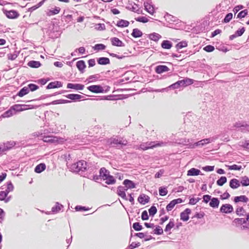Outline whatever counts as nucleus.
<instances>
[{
    "label": "nucleus",
    "instance_id": "nucleus-1",
    "mask_svg": "<svg viewBox=\"0 0 249 249\" xmlns=\"http://www.w3.org/2000/svg\"><path fill=\"white\" fill-rule=\"evenodd\" d=\"M87 162L85 160H81L72 164L70 169L71 172L77 173L83 176L87 170Z\"/></svg>",
    "mask_w": 249,
    "mask_h": 249
},
{
    "label": "nucleus",
    "instance_id": "nucleus-2",
    "mask_svg": "<svg viewBox=\"0 0 249 249\" xmlns=\"http://www.w3.org/2000/svg\"><path fill=\"white\" fill-rule=\"evenodd\" d=\"M107 142L112 146L118 148H122L123 146H125L127 144V141L125 139L118 136L110 138Z\"/></svg>",
    "mask_w": 249,
    "mask_h": 249
},
{
    "label": "nucleus",
    "instance_id": "nucleus-3",
    "mask_svg": "<svg viewBox=\"0 0 249 249\" xmlns=\"http://www.w3.org/2000/svg\"><path fill=\"white\" fill-rule=\"evenodd\" d=\"M207 144L208 143L206 139H202L194 143L190 142L189 140H188L187 142L185 141L184 143H183V144L188 145V147L190 148H195L197 146H203Z\"/></svg>",
    "mask_w": 249,
    "mask_h": 249
},
{
    "label": "nucleus",
    "instance_id": "nucleus-4",
    "mask_svg": "<svg viewBox=\"0 0 249 249\" xmlns=\"http://www.w3.org/2000/svg\"><path fill=\"white\" fill-rule=\"evenodd\" d=\"M246 123L245 122L238 121L236 122L232 126L231 130H237L242 132H246Z\"/></svg>",
    "mask_w": 249,
    "mask_h": 249
},
{
    "label": "nucleus",
    "instance_id": "nucleus-5",
    "mask_svg": "<svg viewBox=\"0 0 249 249\" xmlns=\"http://www.w3.org/2000/svg\"><path fill=\"white\" fill-rule=\"evenodd\" d=\"M87 89L90 91L95 93H103L104 91L103 87L100 85H91L89 86Z\"/></svg>",
    "mask_w": 249,
    "mask_h": 249
},
{
    "label": "nucleus",
    "instance_id": "nucleus-6",
    "mask_svg": "<svg viewBox=\"0 0 249 249\" xmlns=\"http://www.w3.org/2000/svg\"><path fill=\"white\" fill-rule=\"evenodd\" d=\"M183 202L181 198H178L177 199H174L170 202V203L166 206V210L168 212L171 211L175 206L179 203H181Z\"/></svg>",
    "mask_w": 249,
    "mask_h": 249
},
{
    "label": "nucleus",
    "instance_id": "nucleus-7",
    "mask_svg": "<svg viewBox=\"0 0 249 249\" xmlns=\"http://www.w3.org/2000/svg\"><path fill=\"white\" fill-rule=\"evenodd\" d=\"M233 209L231 205L229 204H223L220 209L221 213H230L233 212Z\"/></svg>",
    "mask_w": 249,
    "mask_h": 249
},
{
    "label": "nucleus",
    "instance_id": "nucleus-8",
    "mask_svg": "<svg viewBox=\"0 0 249 249\" xmlns=\"http://www.w3.org/2000/svg\"><path fill=\"white\" fill-rule=\"evenodd\" d=\"M4 13L8 18L14 19L18 17V13L15 10H4Z\"/></svg>",
    "mask_w": 249,
    "mask_h": 249
},
{
    "label": "nucleus",
    "instance_id": "nucleus-9",
    "mask_svg": "<svg viewBox=\"0 0 249 249\" xmlns=\"http://www.w3.org/2000/svg\"><path fill=\"white\" fill-rule=\"evenodd\" d=\"M43 142L49 143H55L58 142L57 137L53 136H41Z\"/></svg>",
    "mask_w": 249,
    "mask_h": 249
},
{
    "label": "nucleus",
    "instance_id": "nucleus-10",
    "mask_svg": "<svg viewBox=\"0 0 249 249\" xmlns=\"http://www.w3.org/2000/svg\"><path fill=\"white\" fill-rule=\"evenodd\" d=\"M97 170V169L95 166L87 164V170L83 176L84 177H86V176L88 175V174H91V175H93L96 172Z\"/></svg>",
    "mask_w": 249,
    "mask_h": 249
},
{
    "label": "nucleus",
    "instance_id": "nucleus-11",
    "mask_svg": "<svg viewBox=\"0 0 249 249\" xmlns=\"http://www.w3.org/2000/svg\"><path fill=\"white\" fill-rule=\"evenodd\" d=\"M191 213V210L186 208L183 212L180 213V219L183 221H187L189 218V214Z\"/></svg>",
    "mask_w": 249,
    "mask_h": 249
},
{
    "label": "nucleus",
    "instance_id": "nucleus-12",
    "mask_svg": "<svg viewBox=\"0 0 249 249\" xmlns=\"http://www.w3.org/2000/svg\"><path fill=\"white\" fill-rule=\"evenodd\" d=\"M149 199L150 198L148 196L145 194H141L138 197V201L140 203L144 205L149 201Z\"/></svg>",
    "mask_w": 249,
    "mask_h": 249
},
{
    "label": "nucleus",
    "instance_id": "nucleus-13",
    "mask_svg": "<svg viewBox=\"0 0 249 249\" xmlns=\"http://www.w3.org/2000/svg\"><path fill=\"white\" fill-rule=\"evenodd\" d=\"M111 44L113 46L117 47H124V44L118 38L114 37L110 39Z\"/></svg>",
    "mask_w": 249,
    "mask_h": 249
},
{
    "label": "nucleus",
    "instance_id": "nucleus-14",
    "mask_svg": "<svg viewBox=\"0 0 249 249\" xmlns=\"http://www.w3.org/2000/svg\"><path fill=\"white\" fill-rule=\"evenodd\" d=\"M67 88L75 90H82L84 88V85L80 84L68 83Z\"/></svg>",
    "mask_w": 249,
    "mask_h": 249
},
{
    "label": "nucleus",
    "instance_id": "nucleus-15",
    "mask_svg": "<svg viewBox=\"0 0 249 249\" xmlns=\"http://www.w3.org/2000/svg\"><path fill=\"white\" fill-rule=\"evenodd\" d=\"M62 83L60 81H54L50 82L46 87L47 89H51L62 87Z\"/></svg>",
    "mask_w": 249,
    "mask_h": 249
},
{
    "label": "nucleus",
    "instance_id": "nucleus-16",
    "mask_svg": "<svg viewBox=\"0 0 249 249\" xmlns=\"http://www.w3.org/2000/svg\"><path fill=\"white\" fill-rule=\"evenodd\" d=\"M2 147H3V149L5 152L7 151L10 150L12 147H13L15 145V142L13 141L7 142L4 143H1Z\"/></svg>",
    "mask_w": 249,
    "mask_h": 249
},
{
    "label": "nucleus",
    "instance_id": "nucleus-17",
    "mask_svg": "<svg viewBox=\"0 0 249 249\" xmlns=\"http://www.w3.org/2000/svg\"><path fill=\"white\" fill-rule=\"evenodd\" d=\"M67 98L74 101L80 100L83 96L78 94H69L65 96Z\"/></svg>",
    "mask_w": 249,
    "mask_h": 249
},
{
    "label": "nucleus",
    "instance_id": "nucleus-18",
    "mask_svg": "<svg viewBox=\"0 0 249 249\" xmlns=\"http://www.w3.org/2000/svg\"><path fill=\"white\" fill-rule=\"evenodd\" d=\"M169 71V68L165 65H158L155 68V71L158 74H160Z\"/></svg>",
    "mask_w": 249,
    "mask_h": 249
},
{
    "label": "nucleus",
    "instance_id": "nucleus-19",
    "mask_svg": "<svg viewBox=\"0 0 249 249\" xmlns=\"http://www.w3.org/2000/svg\"><path fill=\"white\" fill-rule=\"evenodd\" d=\"M144 6L145 10L151 15H153L155 13L154 8L149 2H145L144 3Z\"/></svg>",
    "mask_w": 249,
    "mask_h": 249
},
{
    "label": "nucleus",
    "instance_id": "nucleus-20",
    "mask_svg": "<svg viewBox=\"0 0 249 249\" xmlns=\"http://www.w3.org/2000/svg\"><path fill=\"white\" fill-rule=\"evenodd\" d=\"M117 195L124 199V200H127V198L126 196L125 193L124 192V186H119L117 190Z\"/></svg>",
    "mask_w": 249,
    "mask_h": 249
},
{
    "label": "nucleus",
    "instance_id": "nucleus-21",
    "mask_svg": "<svg viewBox=\"0 0 249 249\" xmlns=\"http://www.w3.org/2000/svg\"><path fill=\"white\" fill-rule=\"evenodd\" d=\"M193 80L188 78H185L182 80H179L181 87H186L193 84Z\"/></svg>",
    "mask_w": 249,
    "mask_h": 249
},
{
    "label": "nucleus",
    "instance_id": "nucleus-22",
    "mask_svg": "<svg viewBox=\"0 0 249 249\" xmlns=\"http://www.w3.org/2000/svg\"><path fill=\"white\" fill-rule=\"evenodd\" d=\"M229 185L231 188L235 189L240 186V183L237 179L232 178L230 180Z\"/></svg>",
    "mask_w": 249,
    "mask_h": 249
},
{
    "label": "nucleus",
    "instance_id": "nucleus-23",
    "mask_svg": "<svg viewBox=\"0 0 249 249\" xmlns=\"http://www.w3.org/2000/svg\"><path fill=\"white\" fill-rule=\"evenodd\" d=\"M220 201L218 198L212 197L209 202L210 207L213 208H217L218 207Z\"/></svg>",
    "mask_w": 249,
    "mask_h": 249
},
{
    "label": "nucleus",
    "instance_id": "nucleus-24",
    "mask_svg": "<svg viewBox=\"0 0 249 249\" xmlns=\"http://www.w3.org/2000/svg\"><path fill=\"white\" fill-rule=\"evenodd\" d=\"M97 61L98 64L102 65H106L110 64L109 59L106 57H99L97 59Z\"/></svg>",
    "mask_w": 249,
    "mask_h": 249
},
{
    "label": "nucleus",
    "instance_id": "nucleus-25",
    "mask_svg": "<svg viewBox=\"0 0 249 249\" xmlns=\"http://www.w3.org/2000/svg\"><path fill=\"white\" fill-rule=\"evenodd\" d=\"M123 184L125 186L126 188L129 189H133L136 187V185L134 182L132 180L127 179L124 180Z\"/></svg>",
    "mask_w": 249,
    "mask_h": 249
},
{
    "label": "nucleus",
    "instance_id": "nucleus-26",
    "mask_svg": "<svg viewBox=\"0 0 249 249\" xmlns=\"http://www.w3.org/2000/svg\"><path fill=\"white\" fill-rule=\"evenodd\" d=\"M76 65L77 69L82 73L84 72V70L86 67V65L84 60H79L77 61Z\"/></svg>",
    "mask_w": 249,
    "mask_h": 249
},
{
    "label": "nucleus",
    "instance_id": "nucleus-27",
    "mask_svg": "<svg viewBox=\"0 0 249 249\" xmlns=\"http://www.w3.org/2000/svg\"><path fill=\"white\" fill-rule=\"evenodd\" d=\"M201 173V171L198 169L195 168H192L189 170L187 171V176H197L200 175Z\"/></svg>",
    "mask_w": 249,
    "mask_h": 249
},
{
    "label": "nucleus",
    "instance_id": "nucleus-28",
    "mask_svg": "<svg viewBox=\"0 0 249 249\" xmlns=\"http://www.w3.org/2000/svg\"><path fill=\"white\" fill-rule=\"evenodd\" d=\"M249 200L248 198L244 195L235 196L234 198V202L235 203H238L239 201L247 203Z\"/></svg>",
    "mask_w": 249,
    "mask_h": 249
},
{
    "label": "nucleus",
    "instance_id": "nucleus-29",
    "mask_svg": "<svg viewBox=\"0 0 249 249\" xmlns=\"http://www.w3.org/2000/svg\"><path fill=\"white\" fill-rule=\"evenodd\" d=\"M46 165L44 163L38 164L35 168V172L36 173H40L46 169Z\"/></svg>",
    "mask_w": 249,
    "mask_h": 249
},
{
    "label": "nucleus",
    "instance_id": "nucleus-30",
    "mask_svg": "<svg viewBox=\"0 0 249 249\" xmlns=\"http://www.w3.org/2000/svg\"><path fill=\"white\" fill-rule=\"evenodd\" d=\"M99 174L103 179H105V178L110 175L109 171L104 167H102L100 169Z\"/></svg>",
    "mask_w": 249,
    "mask_h": 249
},
{
    "label": "nucleus",
    "instance_id": "nucleus-31",
    "mask_svg": "<svg viewBox=\"0 0 249 249\" xmlns=\"http://www.w3.org/2000/svg\"><path fill=\"white\" fill-rule=\"evenodd\" d=\"M161 46L163 49H170L172 47V43L169 40H164L162 42Z\"/></svg>",
    "mask_w": 249,
    "mask_h": 249
},
{
    "label": "nucleus",
    "instance_id": "nucleus-32",
    "mask_svg": "<svg viewBox=\"0 0 249 249\" xmlns=\"http://www.w3.org/2000/svg\"><path fill=\"white\" fill-rule=\"evenodd\" d=\"M27 65L29 67L33 68H37L41 65L39 61L35 60L29 61Z\"/></svg>",
    "mask_w": 249,
    "mask_h": 249
},
{
    "label": "nucleus",
    "instance_id": "nucleus-33",
    "mask_svg": "<svg viewBox=\"0 0 249 249\" xmlns=\"http://www.w3.org/2000/svg\"><path fill=\"white\" fill-rule=\"evenodd\" d=\"M131 36L134 38L140 37L142 36V33L140 30L135 28L132 31Z\"/></svg>",
    "mask_w": 249,
    "mask_h": 249
},
{
    "label": "nucleus",
    "instance_id": "nucleus-34",
    "mask_svg": "<svg viewBox=\"0 0 249 249\" xmlns=\"http://www.w3.org/2000/svg\"><path fill=\"white\" fill-rule=\"evenodd\" d=\"M29 92V88L27 87H24L18 92L17 95L19 97H23V96L27 94Z\"/></svg>",
    "mask_w": 249,
    "mask_h": 249
},
{
    "label": "nucleus",
    "instance_id": "nucleus-35",
    "mask_svg": "<svg viewBox=\"0 0 249 249\" xmlns=\"http://www.w3.org/2000/svg\"><path fill=\"white\" fill-rule=\"evenodd\" d=\"M106 181V183L110 185V184H114L115 183L116 180V179L114 178V177L112 175H110L107 178H105V179H103Z\"/></svg>",
    "mask_w": 249,
    "mask_h": 249
},
{
    "label": "nucleus",
    "instance_id": "nucleus-36",
    "mask_svg": "<svg viewBox=\"0 0 249 249\" xmlns=\"http://www.w3.org/2000/svg\"><path fill=\"white\" fill-rule=\"evenodd\" d=\"M129 24V21L127 20L120 19L117 21L116 26L120 27H126Z\"/></svg>",
    "mask_w": 249,
    "mask_h": 249
},
{
    "label": "nucleus",
    "instance_id": "nucleus-37",
    "mask_svg": "<svg viewBox=\"0 0 249 249\" xmlns=\"http://www.w3.org/2000/svg\"><path fill=\"white\" fill-rule=\"evenodd\" d=\"M63 208V206L62 204H60L58 202H56L55 205L52 208V212L53 213H57L59 212Z\"/></svg>",
    "mask_w": 249,
    "mask_h": 249
},
{
    "label": "nucleus",
    "instance_id": "nucleus-38",
    "mask_svg": "<svg viewBox=\"0 0 249 249\" xmlns=\"http://www.w3.org/2000/svg\"><path fill=\"white\" fill-rule=\"evenodd\" d=\"M86 178L94 180L96 182H98V180L101 179L102 177L100 176V174H99V175H97L96 174L91 175V174H90L86 176Z\"/></svg>",
    "mask_w": 249,
    "mask_h": 249
},
{
    "label": "nucleus",
    "instance_id": "nucleus-39",
    "mask_svg": "<svg viewBox=\"0 0 249 249\" xmlns=\"http://www.w3.org/2000/svg\"><path fill=\"white\" fill-rule=\"evenodd\" d=\"M161 37V36L158 33H153L149 35V38L154 41H158Z\"/></svg>",
    "mask_w": 249,
    "mask_h": 249
},
{
    "label": "nucleus",
    "instance_id": "nucleus-40",
    "mask_svg": "<svg viewBox=\"0 0 249 249\" xmlns=\"http://www.w3.org/2000/svg\"><path fill=\"white\" fill-rule=\"evenodd\" d=\"M15 114L12 107L9 109L5 111L1 115L3 118H8L12 116Z\"/></svg>",
    "mask_w": 249,
    "mask_h": 249
},
{
    "label": "nucleus",
    "instance_id": "nucleus-41",
    "mask_svg": "<svg viewBox=\"0 0 249 249\" xmlns=\"http://www.w3.org/2000/svg\"><path fill=\"white\" fill-rule=\"evenodd\" d=\"M175 226L174 221L173 219H170L169 222L167 224L165 228V231L167 232L171 230Z\"/></svg>",
    "mask_w": 249,
    "mask_h": 249
},
{
    "label": "nucleus",
    "instance_id": "nucleus-42",
    "mask_svg": "<svg viewBox=\"0 0 249 249\" xmlns=\"http://www.w3.org/2000/svg\"><path fill=\"white\" fill-rule=\"evenodd\" d=\"M25 107L26 105H15L14 106L11 107L12 109L14 110V113H16V111H21L24 110V109L22 108V107Z\"/></svg>",
    "mask_w": 249,
    "mask_h": 249
},
{
    "label": "nucleus",
    "instance_id": "nucleus-43",
    "mask_svg": "<svg viewBox=\"0 0 249 249\" xmlns=\"http://www.w3.org/2000/svg\"><path fill=\"white\" fill-rule=\"evenodd\" d=\"M227 181V178L225 176L221 177L216 181V184L220 186H223Z\"/></svg>",
    "mask_w": 249,
    "mask_h": 249
},
{
    "label": "nucleus",
    "instance_id": "nucleus-44",
    "mask_svg": "<svg viewBox=\"0 0 249 249\" xmlns=\"http://www.w3.org/2000/svg\"><path fill=\"white\" fill-rule=\"evenodd\" d=\"M46 0H41L39 3H38L37 4H36V5H35L34 6H33L32 7L30 8L29 9V11H30V12L34 11V10H36L38 8L40 7V6H41L43 4V3H44V2Z\"/></svg>",
    "mask_w": 249,
    "mask_h": 249
},
{
    "label": "nucleus",
    "instance_id": "nucleus-45",
    "mask_svg": "<svg viewBox=\"0 0 249 249\" xmlns=\"http://www.w3.org/2000/svg\"><path fill=\"white\" fill-rule=\"evenodd\" d=\"M240 183L243 186H247L249 185V178L247 176H244L241 178Z\"/></svg>",
    "mask_w": 249,
    "mask_h": 249
},
{
    "label": "nucleus",
    "instance_id": "nucleus-46",
    "mask_svg": "<svg viewBox=\"0 0 249 249\" xmlns=\"http://www.w3.org/2000/svg\"><path fill=\"white\" fill-rule=\"evenodd\" d=\"M159 194L161 196H165L167 194L168 191L167 187H160L159 189Z\"/></svg>",
    "mask_w": 249,
    "mask_h": 249
},
{
    "label": "nucleus",
    "instance_id": "nucleus-47",
    "mask_svg": "<svg viewBox=\"0 0 249 249\" xmlns=\"http://www.w3.org/2000/svg\"><path fill=\"white\" fill-rule=\"evenodd\" d=\"M106 46L103 44H97L93 47L94 50L99 51L105 50Z\"/></svg>",
    "mask_w": 249,
    "mask_h": 249
},
{
    "label": "nucleus",
    "instance_id": "nucleus-48",
    "mask_svg": "<svg viewBox=\"0 0 249 249\" xmlns=\"http://www.w3.org/2000/svg\"><path fill=\"white\" fill-rule=\"evenodd\" d=\"M233 15L231 13H228L225 17L224 18L223 22L224 23H228L231 21V20L232 18Z\"/></svg>",
    "mask_w": 249,
    "mask_h": 249
},
{
    "label": "nucleus",
    "instance_id": "nucleus-49",
    "mask_svg": "<svg viewBox=\"0 0 249 249\" xmlns=\"http://www.w3.org/2000/svg\"><path fill=\"white\" fill-rule=\"evenodd\" d=\"M228 169L230 170H240L242 169V166L241 165H238L236 164H233L232 165H227Z\"/></svg>",
    "mask_w": 249,
    "mask_h": 249
},
{
    "label": "nucleus",
    "instance_id": "nucleus-50",
    "mask_svg": "<svg viewBox=\"0 0 249 249\" xmlns=\"http://www.w3.org/2000/svg\"><path fill=\"white\" fill-rule=\"evenodd\" d=\"M248 14V11L247 9H245L240 11L237 16V18H245Z\"/></svg>",
    "mask_w": 249,
    "mask_h": 249
},
{
    "label": "nucleus",
    "instance_id": "nucleus-51",
    "mask_svg": "<svg viewBox=\"0 0 249 249\" xmlns=\"http://www.w3.org/2000/svg\"><path fill=\"white\" fill-rule=\"evenodd\" d=\"M153 231L157 235H161L163 233L162 229L159 226H157Z\"/></svg>",
    "mask_w": 249,
    "mask_h": 249
},
{
    "label": "nucleus",
    "instance_id": "nucleus-52",
    "mask_svg": "<svg viewBox=\"0 0 249 249\" xmlns=\"http://www.w3.org/2000/svg\"><path fill=\"white\" fill-rule=\"evenodd\" d=\"M187 46V43L186 41H181L178 43L176 46V47L177 49H180L184 47H185Z\"/></svg>",
    "mask_w": 249,
    "mask_h": 249
},
{
    "label": "nucleus",
    "instance_id": "nucleus-53",
    "mask_svg": "<svg viewBox=\"0 0 249 249\" xmlns=\"http://www.w3.org/2000/svg\"><path fill=\"white\" fill-rule=\"evenodd\" d=\"M14 190V186L11 181H9L7 182V188L5 190L7 191L8 193H9L10 192L13 191Z\"/></svg>",
    "mask_w": 249,
    "mask_h": 249
},
{
    "label": "nucleus",
    "instance_id": "nucleus-54",
    "mask_svg": "<svg viewBox=\"0 0 249 249\" xmlns=\"http://www.w3.org/2000/svg\"><path fill=\"white\" fill-rule=\"evenodd\" d=\"M135 19L137 21L142 23H146L149 21V19L146 17L143 16L136 18Z\"/></svg>",
    "mask_w": 249,
    "mask_h": 249
},
{
    "label": "nucleus",
    "instance_id": "nucleus-55",
    "mask_svg": "<svg viewBox=\"0 0 249 249\" xmlns=\"http://www.w3.org/2000/svg\"><path fill=\"white\" fill-rule=\"evenodd\" d=\"M148 211L149 215L153 216L157 213V209L155 206L153 205L150 208Z\"/></svg>",
    "mask_w": 249,
    "mask_h": 249
},
{
    "label": "nucleus",
    "instance_id": "nucleus-56",
    "mask_svg": "<svg viewBox=\"0 0 249 249\" xmlns=\"http://www.w3.org/2000/svg\"><path fill=\"white\" fill-rule=\"evenodd\" d=\"M133 228L136 231H140L142 229V226L139 222H135L133 224Z\"/></svg>",
    "mask_w": 249,
    "mask_h": 249
},
{
    "label": "nucleus",
    "instance_id": "nucleus-57",
    "mask_svg": "<svg viewBox=\"0 0 249 249\" xmlns=\"http://www.w3.org/2000/svg\"><path fill=\"white\" fill-rule=\"evenodd\" d=\"M71 101L68 100H65V99H59L57 100L53 101L52 102L53 104H67L71 103Z\"/></svg>",
    "mask_w": 249,
    "mask_h": 249
},
{
    "label": "nucleus",
    "instance_id": "nucleus-58",
    "mask_svg": "<svg viewBox=\"0 0 249 249\" xmlns=\"http://www.w3.org/2000/svg\"><path fill=\"white\" fill-rule=\"evenodd\" d=\"M95 29L97 30L103 31L105 30L106 26L104 23H98L95 24Z\"/></svg>",
    "mask_w": 249,
    "mask_h": 249
},
{
    "label": "nucleus",
    "instance_id": "nucleus-59",
    "mask_svg": "<svg viewBox=\"0 0 249 249\" xmlns=\"http://www.w3.org/2000/svg\"><path fill=\"white\" fill-rule=\"evenodd\" d=\"M29 88V91H34L39 88L38 86L34 84H29L27 87Z\"/></svg>",
    "mask_w": 249,
    "mask_h": 249
},
{
    "label": "nucleus",
    "instance_id": "nucleus-60",
    "mask_svg": "<svg viewBox=\"0 0 249 249\" xmlns=\"http://www.w3.org/2000/svg\"><path fill=\"white\" fill-rule=\"evenodd\" d=\"M245 213V211L242 207L237 208L236 210V213L239 216L244 215Z\"/></svg>",
    "mask_w": 249,
    "mask_h": 249
},
{
    "label": "nucleus",
    "instance_id": "nucleus-61",
    "mask_svg": "<svg viewBox=\"0 0 249 249\" xmlns=\"http://www.w3.org/2000/svg\"><path fill=\"white\" fill-rule=\"evenodd\" d=\"M8 194L6 191H0V200L3 201L7 196Z\"/></svg>",
    "mask_w": 249,
    "mask_h": 249
},
{
    "label": "nucleus",
    "instance_id": "nucleus-62",
    "mask_svg": "<svg viewBox=\"0 0 249 249\" xmlns=\"http://www.w3.org/2000/svg\"><path fill=\"white\" fill-rule=\"evenodd\" d=\"M219 137L218 135H215L212 137H210L209 138H206L207 140V143H210L213 142H215L217 139H218Z\"/></svg>",
    "mask_w": 249,
    "mask_h": 249
},
{
    "label": "nucleus",
    "instance_id": "nucleus-63",
    "mask_svg": "<svg viewBox=\"0 0 249 249\" xmlns=\"http://www.w3.org/2000/svg\"><path fill=\"white\" fill-rule=\"evenodd\" d=\"M203 50L207 52H212L214 50V47L211 45H208L204 47Z\"/></svg>",
    "mask_w": 249,
    "mask_h": 249
},
{
    "label": "nucleus",
    "instance_id": "nucleus-64",
    "mask_svg": "<svg viewBox=\"0 0 249 249\" xmlns=\"http://www.w3.org/2000/svg\"><path fill=\"white\" fill-rule=\"evenodd\" d=\"M245 31V28L244 27H242L241 29H239L235 32V34L237 36H241Z\"/></svg>",
    "mask_w": 249,
    "mask_h": 249
}]
</instances>
